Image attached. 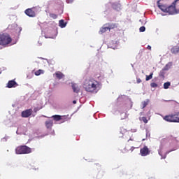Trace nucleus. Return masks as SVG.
Wrapping results in <instances>:
<instances>
[{"label":"nucleus","mask_w":179,"mask_h":179,"mask_svg":"<svg viewBox=\"0 0 179 179\" xmlns=\"http://www.w3.org/2000/svg\"><path fill=\"white\" fill-rule=\"evenodd\" d=\"M83 87L85 89V92L96 94V93H99V91L101 89V83L96 80L93 78H87L85 79L83 83Z\"/></svg>","instance_id":"obj_1"},{"label":"nucleus","mask_w":179,"mask_h":179,"mask_svg":"<svg viewBox=\"0 0 179 179\" xmlns=\"http://www.w3.org/2000/svg\"><path fill=\"white\" fill-rule=\"evenodd\" d=\"M12 43V37L8 33H3L0 34V45L6 47L8 44Z\"/></svg>","instance_id":"obj_2"},{"label":"nucleus","mask_w":179,"mask_h":179,"mask_svg":"<svg viewBox=\"0 0 179 179\" xmlns=\"http://www.w3.org/2000/svg\"><path fill=\"white\" fill-rule=\"evenodd\" d=\"M16 155H29L31 153V148L27 145H20L15 148Z\"/></svg>","instance_id":"obj_3"},{"label":"nucleus","mask_w":179,"mask_h":179,"mask_svg":"<svg viewBox=\"0 0 179 179\" xmlns=\"http://www.w3.org/2000/svg\"><path fill=\"white\" fill-rule=\"evenodd\" d=\"M166 13H169V15H176V13H179L177 10L176 3H173V5L168 6L166 8Z\"/></svg>","instance_id":"obj_4"},{"label":"nucleus","mask_w":179,"mask_h":179,"mask_svg":"<svg viewBox=\"0 0 179 179\" xmlns=\"http://www.w3.org/2000/svg\"><path fill=\"white\" fill-rule=\"evenodd\" d=\"M163 120L166 121V122H176V113L166 115L163 117Z\"/></svg>","instance_id":"obj_5"},{"label":"nucleus","mask_w":179,"mask_h":179,"mask_svg":"<svg viewBox=\"0 0 179 179\" xmlns=\"http://www.w3.org/2000/svg\"><path fill=\"white\" fill-rule=\"evenodd\" d=\"M24 13L29 17H36V8H27Z\"/></svg>","instance_id":"obj_6"},{"label":"nucleus","mask_w":179,"mask_h":179,"mask_svg":"<svg viewBox=\"0 0 179 179\" xmlns=\"http://www.w3.org/2000/svg\"><path fill=\"white\" fill-rule=\"evenodd\" d=\"M141 156L145 157L150 155V150L148 148V146L145 145L143 148L140 150Z\"/></svg>","instance_id":"obj_7"},{"label":"nucleus","mask_w":179,"mask_h":179,"mask_svg":"<svg viewBox=\"0 0 179 179\" xmlns=\"http://www.w3.org/2000/svg\"><path fill=\"white\" fill-rule=\"evenodd\" d=\"M33 113V110L31 109H27L26 110H24L22 112V117L23 118H28V117H30Z\"/></svg>","instance_id":"obj_8"},{"label":"nucleus","mask_w":179,"mask_h":179,"mask_svg":"<svg viewBox=\"0 0 179 179\" xmlns=\"http://www.w3.org/2000/svg\"><path fill=\"white\" fill-rule=\"evenodd\" d=\"M104 26H106L108 27V30L110 31V30L117 29V27H118V24L114 22H109L105 24Z\"/></svg>","instance_id":"obj_9"},{"label":"nucleus","mask_w":179,"mask_h":179,"mask_svg":"<svg viewBox=\"0 0 179 179\" xmlns=\"http://www.w3.org/2000/svg\"><path fill=\"white\" fill-rule=\"evenodd\" d=\"M17 86H18L17 83L15 80H11L8 82L6 87L12 89V87H17Z\"/></svg>","instance_id":"obj_10"},{"label":"nucleus","mask_w":179,"mask_h":179,"mask_svg":"<svg viewBox=\"0 0 179 179\" xmlns=\"http://www.w3.org/2000/svg\"><path fill=\"white\" fill-rule=\"evenodd\" d=\"M157 5H158V8H160V10L162 11V12H164L165 13H166L167 12V8L169 6L166 5V4H162L160 3V1H157Z\"/></svg>","instance_id":"obj_11"},{"label":"nucleus","mask_w":179,"mask_h":179,"mask_svg":"<svg viewBox=\"0 0 179 179\" xmlns=\"http://www.w3.org/2000/svg\"><path fill=\"white\" fill-rule=\"evenodd\" d=\"M71 87L74 93H79L80 92V86L76 83H72Z\"/></svg>","instance_id":"obj_12"},{"label":"nucleus","mask_w":179,"mask_h":179,"mask_svg":"<svg viewBox=\"0 0 179 179\" xmlns=\"http://www.w3.org/2000/svg\"><path fill=\"white\" fill-rule=\"evenodd\" d=\"M166 71H169V64H166L159 72V76L161 78H164V75H166Z\"/></svg>","instance_id":"obj_13"},{"label":"nucleus","mask_w":179,"mask_h":179,"mask_svg":"<svg viewBox=\"0 0 179 179\" xmlns=\"http://www.w3.org/2000/svg\"><path fill=\"white\" fill-rule=\"evenodd\" d=\"M45 125L48 129H51V128H52V125H54V122L52 120H47L45 122Z\"/></svg>","instance_id":"obj_14"},{"label":"nucleus","mask_w":179,"mask_h":179,"mask_svg":"<svg viewBox=\"0 0 179 179\" xmlns=\"http://www.w3.org/2000/svg\"><path fill=\"white\" fill-rule=\"evenodd\" d=\"M56 78L57 79H63V78H65V75H64V73H62V72L61 71H57L55 73Z\"/></svg>","instance_id":"obj_15"},{"label":"nucleus","mask_w":179,"mask_h":179,"mask_svg":"<svg viewBox=\"0 0 179 179\" xmlns=\"http://www.w3.org/2000/svg\"><path fill=\"white\" fill-rule=\"evenodd\" d=\"M171 52L172 54H178V52H179V46H173L171 49Z\"/></svg>","instance_id":"obj_16"},{"label":"nucleus","mask_w":179,"mask_h":179,"mask_svg":"<svg viewBox=\"0 0 179 179\" xmlns=\"http://www.w3.org/2000/svg\"><path fill=\"white\" fill-rule=\"evenodd\" d=\"M108 30V28L107 26H103L100 30H99V34H103V33H106V31H107Z\"/></svg>","instance_id":"obj_17"},{"label":"nucleus","mask_w":179,"mask_h":179,"mask_svg":"<svg viewBox=\"0 0 179 179\" xmlns=\"http://www.w3.org/2000/svg\"><path fill=\"white\" fill-rule=\"evenodd\" d=\"M112 8H113V9H116L117 10H118V9L121 8V4L119 3H113L112 4Z\"/></svg>","instance_id":"obj_18"},{"label":"nucleus","mask_w":179,"mask_h":179,"mask_svg":"<svg viewBox=\"0 0 179 179\" xmlns=\"http://www.w3.org/2000/svg\"><path fill=\"white\" fill-rule=\"evenodd\" d=\"M150 101L149 99H146L145 101L141 102V108H145L148 106V104H149Z\"/></svg>","instance_id":"obj_19"},{"label":"nucleus","mask_w":179,"mask_h":179,"mask_svg":"<svg viewBox=\"0 0 179 179\" xmlns=\"http://www.w3.org/2000/svg\"><path fill=\"white\" fill-rule=\"evenodd\" d=\"M59 24L62 27V29H63L64 27H66V23L65 22V21L64 20H59Z\"/></svg>","instance_id":"obj_20"},{"label":"nucleus","mask_w":179,"mask_h":179,"mask_svg":"<svg viewBox=\"0 0 179 179\" xmlns=\"http://www.w3.org/2000/svg\"><path fill=\"white\" fill-rule=\"evenodd\" d=\"M52 117H53V120H55V121H61V120L62 119V117H61V115H53Z\"/></svg>","instance_id":"obj_21"},{"label":"nucleus","mask_w":179,"mask_h":179,"mask_svg":"<svg viewBox=\"0 0 179 179\" xmlns=\"http://www.w3.org/2000/svg\"><path fill=\"white\" fill-rule=\"evenodd\" d=\"M44 73V70L39 69L35 72L36 76H40V75H42Z\"/></svg>","instance_id":"obj_22"},{"label":"nucleus","mask_w":179,"mask_h":179,"mask_svg":"<svg viewBox=\"0 0 179 179\" xmlns=\"http://www.w3.org/2000/svg\"><path fill=\"white\" fill-rule=\"evenodd\" d=\"M171 86V83L170 82H166L164 83V89H169Z\"/></svg>","instance_id":"obj_23"},{"label":"nucleus","mask_w":179,"mask_h":179,"mask_svg":"<svg viewBox=\"0 0 179 179\" xmlns=\"http://www.w3.org/2000/svg\"><path fill=\"white\" fill-rule=\"evenodd\" d=\"M150 79H153V73H151L149 76H146L145 80L148 82V80H150Z\"/></svg>","instance_id":"obj_24"},{"label":"nucleus","mask_w":179,"mask_h":179,"mask_svg":"<svg viewBox=\"0 0 179 179\" xmlns=\"http://www.w3.org/2000/svg\"><path fill=\"white\" fill-rule=\"evenodd\" d=\"M50 17H51L52 19H57L58 15L57 14H55V13H50Z\"/></svg>","instance_id":"obj_25"},{"label":"nucleus","mask_w":179,"mask_h":179,"mask_svg":"<svg viewBox=\"0 0 179 179\" xmlns=\"http://www.w3.org/2000/svg\"><path fill=\"white\" fill-rule=\"evenodd\" d=\"M176 123H179V112L175 113Z\"/></svg>","instance_id":"obj_26"},{"label":"nucleus","mask_w":179,"mask_h":179,"mask_svg":"<svg viewBox=\"0 0 179 179\" xmlns=\"http://www.w3.org/2000/svg\"><path fill=\"white\" fill-rule=\"evenodd\" d=\"M173 3H176L178 12H179V0H176Z\"/></svg>","instance_id":"obj_27"},{"label":"nucleus","mask_w":179,"mask_h":179,"mask_svg":"<svg viewBox=\"0 0 179 179\" xmlns=\"http://www.w3.org/2000/svg\"><path fill=\"white\" fill-rule=\"evenodd\" d=\"M127 132V129H124V127L120 128V134H125Z\"/></svg>","instance_id":"obj_28"},{"label":"nucleus","mask_w":179,"mask_h":179,"mask_svg":"<svg viewBox=\"0 0 179 179\" xmlns=\"http://www.w3.org/2000/svg\"><path fill=\"white\" fill-rule=\"evenodd\" d=\"M141 121H143L145 124H148V118H146V117H142Z\"/></svg>","instance_id":"obj_29"},{"label":"nucleus","mask_w":179,"mask_h":179,"mask_svg":"<svg viewBox=\"0 0 179 179\" xmlns=\"http://www.w3.org/2000/svg\"><path fill=\"white\" fill-rule=\"evenodd\" d=\"M150 86H151V87H157L158 85H157V83H151Z\"/></svg>","instance_id":"obj_30"},{"label":"nucleus","mask_w":179,"mask_h":179,"mask_svg":"<svg viewBox=\"0 0 179 179\" xmlns=\"http://www.w3.org/2000/svg\"><path fill=\"white\" fill-rule=\"evenodd\" d=\"M139 30L141 33H143V31H145V30H146V28L145 27H141Z\"/></svg>","instance_id":"obj_31"},{"label":"nucleus","mask_w":179,"mask_h":179,"mask_svg":"<svg viewBox=\"0 0 179 179\" xmlns=\"http://www.w3.org/2000/svg\"><path fill=\"white\" fill-rule=\"evenodd\" d=\"M40 110H41V108L36 107L34 108V113H37V111H40Z\"/></svg>","instance_id":"obj_32"},{"label":"nucleus","mask_w":179,"mask_h":179,"mask_svg":"<svg viewBox=\"0 0 179 179\" xmlns=\"http://www.w3.org/2000/svg\"><path fill=\"white\" fill-rule=\"evenodd\" d=\"M142 82V80H141V78H137L136 79V83H141Z\"/></svg>","instance_id":"obj_33"},{"label":"nucleus","mask_w":179,"mask_h":179,"mask_svg":"<svg viewBox=\"0 0 179 179\" xmlns=\"http://www.w3.org/2000/svg\"><path fill=\"white\" fill-rule=\"evenodd\" d=\"M147 48H148V50H152V46L148 45Z\"/></svg>","instance_id":"obj_34"},{"label":"nucleus","mask_w":179,"mask_h":179,"mask_svg":"<svg viewBox=\"0 0 179 179\" xmlns=\"http://www.w3.org/2000/svg\"><path fill=\"white\" fill-rule=\"evenodd\" d=\"M134 149H135V148L131 147V149H130V150H131V152H134Z\"/></svg>","instance_id":"obj_35"},{"label":"nucleus","mask_w":179,"mask_h":179,"mask_svg":"<svg viewBox=\"0 0 179 179\" xmlns=\"http://www.w3.org/2000/svg\"><path fill=\"white\" fill-rule=\"evenodd\" d=\"M73 104H76V101H73Z\"/></svg>","instance_id":"obj_36"},{"label":"nucleus","mask_w":179,"mask_h":179,"mask_svg":"<svg viewBox=\"0 0 179 179\" xmlns=\"http://www.w3.org/2000/svg\"><path fill=\"white\" fill-rule=\"evenodd\" d=\"M143 141H145V138H143Z\"/></svg>","instance_id":"obj_37"},{"label":"nucleus","mask_w":179,"mask_h":179,"mask_svg":"<svg viewBox=\"0 0 179 179\" xmlns=\"http://www.w3.org/2000/svg\"><path fill=\"white\" fill-rule=\"evenodd\" d=\"M159 155H162V154H160V152H159Z\"/></svg>","instance_id":"obj_38"}]
</instances>
